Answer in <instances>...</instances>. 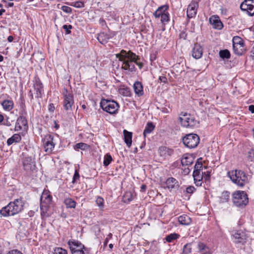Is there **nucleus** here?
Masks as SVG:
<instances>
[{
  "label": "nucleus",
  "mask_w": 254,
  "mask_h": 254,
  "mask_svg": "<svg viewBox=\"0 0 254 254\" xmlns=\"http://www.w3.org/2000/svg\"><path fill=\"white\" fill-rule=\"evenodd\" d=\"M117 58L122 62V68L124 70H128L130 72H133L135 70V67L134 63L138 65L140 68L142 66V64L137 62L139 59L138 56L130 51L127 52L124 50L116 55Z\"/></svg>",
  "instance_id": "1"
},
{
  "label": "nucleus",
  "mask_w": 254,
  "mask_h": 254,
  "mask_svg": "<svg viewBox=\"0 0 254 254\" xmlns=\"http://www.w3.org/2000/svg\"><path fill=\"white\" fill-rule=\"evenodd\" d=\"M24 202L22 198L14 199L0 210V214L3 217L14 216L20 213L23 209Z\"/></svg>",
  "instance_id": "2"
},
{
  "label": "nucleus",
  "mask_w": 254,
  "mask_h": 254,
  "mask_svg": "<svg viewBox=\"0 0 254 254\" xmlns=\"http://www.w3.org/2000/svg\"><path fill=\"white\" fill-rule=\"evenodd\" d=\"M40 201L41 216L44 219L49 216L48 211L52 201V196L49 190L45 189L43 190Z\"/></svg>",
  "instance_id": "3"
},
{
  "label": "nucleus",
  "mask_w": 254,
  "mask_h": 254,
  "mask_svg": "<svg viewBox=\"0 0 254 254\" xmlns=\"http://www.w3.org/2000/svg\"><path fill=\"white\" fill-rule=\"evenodd\" d=\"M228 175L231 180L240 187H244L249 182L248 176L243 171L232 170L228 172Z\"/></svg>",
  "instance_id": "4"
},
{
  "label": "nucleus",
  "mask_w": 254,
  "mask_h": 254,
  "mask_svg": "<svg viewBox=\"0 0 254 254\" xmlns=\"http://www.w3.org/2000/svg\"><path fill=\"white\" fill-rule=\"evenodd\" d=\"M232 201L236 206H245L249 202L248 195L244 191H236L232 194Z\"/></svg>",
  "instance_id": "5"
},
{
  "label": "nucleus",
  "mask_w": 254,
  "mask_h": 254,
  "mask_svg": "<svg viewBox=\"0 0 254 254\" xmlns=\"http://www.w3.org/2000/svg\"><path fill=\"white\" fill-rule=\"evenodd\" d=\"M181 126L186 128H191L198 124L195 117L187 113H181L179 118Z\"/></svg>",
  "instance_id": "6"
},
{
  "label": "nucleus",
  "mask_w": 254,
  "mask_h": 254,
  "mask_svg": "<svg viewBox=\"0 0 254 254\" xmlns=\"http://www.w3.org/2000/svg\"><path fill=\"white\" fill-rule=\"evenodd\" d=\"M100 104L103 110L110 114H116L120 107L119 104L114 100L103 99Z\"/></svg>",
  "instance_id": "7"
},
{
  "label": "nucleus",
  "mask_w": 254,
  "mask_h": 254,
  "mask_svg": "<svg viewBox=\"0 0 254 254\" xmlns=\"http://www.w3.org/2000/svg\"><path fill=\"white\" fill-rule=\"evenodd\" d=\"M199 137L194 133L187 134L183 138V142L184 145L189 148H195L199 143Z\"/></svg>",
  "instance_id": "8"
},
{
  "label": "nucleus",
  "mask_w": 254,
  "mask_h": 254,
  "mask_svg": "<svg viewBox=\"0 0 254 254\" xmlns=\"http://www.w3.org/2000/svg\"><path fill=\"white\" fill-rule=\"evenodd\" d=\"M63 95L64 108L67 112H71L72 111V106L74 105L73 95L72 93L68 92L66 89H65Z\"/></svg>",
  "instance_id": "9"
},
{
  "label": "nucleus",
  "mask_w": 254,
  "mask_h": 254,
  "mask_svg": "<svg viewBox=\"0 0 254 254\" xmlns=\"http://www.w3.org/2000/svg\"><path fill=\"white\" fill-rule=\"evenodd\" d=\"M68 245L72 254H84V245L80 242L75 240H69Z\"/></svg>",
  "instance_id": "10"
},
{
  "label": "nucleus",
  "mask_w": 254,
  "mask_h": 254,
  "mask_svg": "<svg viewBox=\"0 0 254 254\" xmlns=\"http://www.w3.org/2000/svg\"><path fill=\"white\" fill-rule=\"evenodd\" d=\"M22 162L23 168L27 172L33 171L36 168L34 158L31 156H24Z\"/></svg>",
  "instance_id": "11"
},
{
  "label": "nucleus",
  "mask_w": 254,
  "mask_h": 254,
  "mask_svg": "<svg viewBox=\"0 0 254 254\" xmlns=\"http://www.w3.org/2000/svg\"><path fill=\"white\" fill-rule=\"evenodd\" d=\"M232 235L234 243L243 244L246 242L247 236L241 230H235L232 232Z\"/></svg>",
  "instance_id": "12"
},
{
  "label": "nucleus",
  "mask_w": 254,
  "mask_h": 254,
  "mask_svg": "<svg viewBox=\"0 0 254 254\" xmlns=\"http://www.w3.org/2000/svg\"><path fill=\"white\" fill-rule=\"evenodd\" d=\"M242 11H246L251 16L254 15V0H245L240 5Z\"/></svg>",
  "instance_id": "13"
},
{
  "label": "nucleus",
  "mask_w": 254,
  "mask_h": 254,
  "mask_svg": "<svg viewBox=\"0 0 254 254\" xmlns=\"http://www.w3.org/2000/svg\"><path fill=\"white\" fill-rule=\"evenodd\" d=\"M55 144L53 141V138L51 135L46 136L43 140V146L44 151L47 154H51L55 147Z\"/></svg>",
  "instance_id": "14"
},
{
  "label": "nucleus",
  "mask_w": 254,
  "mask_h": 254,
  "mask_svg": "<svg viewBox=\"0 0 254 254\" xmlns=\"http://www.w3.org/2000/svg\"><path fill=\"white\" fill-rule=\"evenodd\" d=\"M28 128L27 121L26 117L19 116L16 122L15 130H25Z\"/></svg>",
  "instance_id": "15"
},
{
  "label": "nucleus",
  "mask_w": 254,
  "mask_h": 254,
  "mask_svg": "<svg viewBox=\"0 0 254 254\" xmlns=\"http://www.w3.org/2000/svg\"><path fill=\"white\" fill-rule=\"evenodd\" d=\"M193 246L198 253L201 254H211L209 248L204 243L197 242L193 243Z\"/></svg>",
  "instance_id": "16"
},
{
  "label": "nucleus",
  "mask_w": 254,
  "mask_h": 254,
  "mask_svg": "<svg viewBox=\"0 0 254 254\" xmlns=\"http://www.w3.org/2000/svg\"><path fill=\"white\" fill-rule=\"evenodd\" d=\"M198 5V3L195 1H192L188 5L187 11L188 18H191L195 16L197 13Z\"/></svg>",
  "instance_id": "17"
},
{
  "label": "nucleus",
  "mask_w": 254,
  "mask_h": 254,
  "mask_svg": "<svg viewBox=\"0 0 254 254\" xmlns=\"http://www.w3.org/2000/svg\"><path fill=\"white\" fill-rule=\"evenodd\" d=\"M209 22L214 29L221 30L223 27L222 22L217 15H212L209 18Z\"/></svg>",
  "instance_id": "18"
},
{
  "label": "nucleus",
  "mask_w": 254,
  "mask_h": 254,
  "mask_svg": "<svg viewBox=\"0 0 254 254\" xmlns=\"http://www.w3.org/2000/svg\"><path fill=\"white\" fill-rule=\"evenodd\" d=\"M34 88L36 91L35 97L37 98H42L44 93L43 86L39 79L35 80Z\"/></svg>",
  "instance_id": "19"
},
{
  "label": "nucleus",
  "mask_w": 254,
  "mask_h": 254,
  "mask_svg": "<svg viewBox=\"0 0 254 254\" xmlns=\"http://www.w3.org/2000/svg\"><path fill=\"white\" fill-rule=\"evenodd\" d=\"M193 177L195 185L196 186H201L203 179V171L198 172L196 170L193 171Z\"/></svg>",
  "instance_id": "20"
},
{
  "label": "nucleus",
  "mask_w": 254,
  "mask_h": 254,
  "mask_svg": "<svg viewBox=\"0 0 254 254\" xmlns=\"http://www.w3.org/2000/svg\"><path fill=\"white\" fill-rule=\"evenodd\" d=\"M192 56L195 59H199L202 56V48L198 44H195L192 50Z\"/></svg>",
  "instance_id": "21"
},
{
  "label": "nucleus",
  "mask_w": 254,
  "mask_h": 254,
  "mask_svg": "<svg viewBox=\"0 0 254 254\" xmlns=\"http://www.w3.org/2000/svg\"><path fill=\"white\" fill-rule=\"evenodd\" d=\"M194 158L193 156L190 154H184L181 160V163L183 165L188 166L192 164Z\"/></svg>",
  "instance_id": "22"
},
{
  "label": "nucleus",
  "mask_w": 254,
  "mask_h": 254,
  "mask_svg": "<svg viewBox=\"0 0 254 254\" xmlns=\"http://www.w3.org/2000/svg\"><path fill=\"white\" fill-rule=\"evenodd\" d=\"M169 6L167 5H163L159 7L157 10L153 13L155 18L161 17L166 10H168Z\"/></svg>",
  "instance_id": "23"
},
{
  "label": "nucleus",
  "mask_w": 254,
  "mask_h": 254,
  "mask_svg": "<svg viewBox=\"0 0 254 254\" xmlns=\"http://www.w3.org/2000/svg\"><path fill=\"white\" fill-rule=\"evenodd\" d=\"M166 184L169 189H175L179 186L178 181L174 178H168L166 180Z\"/></svg>",
  "instance_id": "24"
},
{
  "label": "nucleus",
  "mask_w": 254,
  "mask_h": 254,
  "mask_svg": "<svg viewBox=\"0 0 254 254\" xmlns=\"http://www.w3.org/2000/svg\"><path fill=\"white\" fill-rule=\"evenodd\" d=\"M133 89L135 93L138 96H140L143 94V86L141 82L136 81L133 84Z\"/></svg>",
  "instance_id": "25"
},
{
  "label": "nucleus",
  "mask_w": 254,
  "mask_h": 254,
  "mask_svg": "<svg viewBox=\"0 0 254 254\" xmlns=\"http://www.w3.org/2000/svg\"><path fill=\"white\" fill-rule=\"evenodd\" d=\"M1 104L4 110L6 111L11 110L14 106L13 102L11 100H4Z\"/></svg>",
  "instance_id": "26"
},
{
  "label": "nucleus",
  "mask_w": 254,
  "mask_h": 254,
  "mask_svg": "<svg viewBox=\"0 0 254 254\" xmlns=\"http://www.w3.org/2000/svg\"><path fill=\"white\" fill-rule=\"evenodd\" d=\"M124 140L127 145L129 147L132 143V132L124 130Z\"/></svg>",
  "instance_id": "27"
},
{
  "label": "nucleus",
  "mask_w": 254,
  "mask_h": 254,
  "mask_svg": "<svg viewBox=\"0 0 254 254\" xmlns=\"http://www.w3.org/2000/svg\"><path fill=\"white\" fill-rule=\"evenodd\" d=\"M112 38V36L104 32L101 33L97 37L98 40L102 44H105L108 40Z\"/></svg>",
  "instance_id": "28"
},
{
  "label": "nucleus",
  "mask_w": 254,
  "mask_h": 254,
  "mask_svg": "<svg viewBox=\"0 0 254 254\" xmlns=\"http://www.w3.org/2000/svg\"><path fill=\"white\" fill-rule=\"evenodd\" d=\"M178 221L182 225H188L190 224L191 220L190 218L187 215H183L178 217Z\"/></svg>",
  "instance_id": "29"
},
{
  "label": "nucleus",
  "mask_w": 254,
  "mask_h": 254,
  "mask_svg": "<svg viewBox=\"0 0 254 254\" xmlns=\"http://www.w3.org/2000/svg\"><path fill=\"white\" fill-rule=\"evenodd\" d=\"M21 140V137L19 134H14L7 140L8 145H10L13 143H18Z\"/></svg>",
  "instance_id": "30"
},
{
  "label": "nucleus",
  "mask_w": 254,
  "mask_h": 254,
  "mask_svg": "<svg viewBox=\"0 0 254 254\" xmlns=\"http://www.w3.org/2000/svg\"><path fill=\"white\" fill-rule=\"evenodd\" d=\"M154 128L155 126L152 123H147L143 131L144 137H145L147 134L150 133L154 129Z\"/></svg>",
  "instance_id": "31"
},
{
  "label": "nucleus",
  "mask_w": 254,
  "mask_h": 254,
  "mask_svg": "<svg viewBox=\"0 0 254 254\" xmlns=\"http://www.w3.org/2000/svg\"><path fill=\"white\" fill-rule=\"evenodd\" d=\"M234 53L238 55H242L245 51V44L233 46Z\"/></svg>",
  "instance_id": "32"
},
{
  "label": "nucleus",
  "mask_w": 254,
  "mask_h": 254,
  "mask_svg": "<svg viewBox=\"0 0 254 254\" xmlns=\"http://www.w3.org/2000/svg\"><path fill=\"white\" fill-rule=\"evenodd\" d=\"M64 203L66 208H74L76 206V202L71 198H66L64 200Z\"/></svg>",
  "instance_id": "33"
},
{
  "label": "nucleus",
  "mask_w": 254,
  "mask_h": 254,
  "mask_svg": "<svg viewBox=\"0 0 254 254\" xmlns=\"http://www.w3.org/2000/svg\"><path fill=\"white\" fill-rule=\"evenodd\" d=\"M230 199V192L227 191H223L219 196V201L221 203H225Z\"/></svg>",
  "instance_id": "34"
},
{
  "label": "nucleus",
  "mask_w": 254,
  "mask_h": 254,
  "mask_svg": "<svg viewBox=\"0 0 254 254\" xmlns=\"http://www.w3.org/2000/svg\"><path fill=\"white\" fill-rule=\"evenodd\" d=\"M19 116L26 117L27 115V113L26 110V106L24 102L22 101L19 107Z\"/></svg>",
  "instance_id": "35"
},
{
  "label": "nucleus",
  "mask_w": 254,
  "mask_h": 254,
  "mask_svg": "<svg viewBox=\"0 0 254 254\" xmlns=\"http://www.w3.org/2000/svg\"><path fill=\"white\" fill-rule=\"evenodd\" d=\"M119 93L126 97H128L131 95V92L129 88L127 87H124L121 88L119 89Z\"/></svg>",
  "instance_id": "36"
},
{
  "label": "nucleus",
  "mask_w": 254,
  "mask_h": 254,
  "mask_svg": "<svg viewBox=\"0 0 254 254\" xmlns=\"http://www.w3.org/2000/svg\"><path fill=\"white\" fill-rule=\"evenodd\" d=\"M202 158H199L195 164V166L194 167V171L196 170L198 172H201L203 171V168H202Z\"/></svg>",
  "instance_id": "37"
},
{
  "label": "nucleus",
  "mask_w": 254,
  "mask_h": 254,
  "mask_svg": "<svg viewBox=\"0 0 254 254\" xmlns=\"http://www.w3.org/2000/svg\"><path fill=\"white\" fill-rule=\"evenodd\" d=\"M96 203L99 207L100 210L103 211L104 207V200L100 196H98L96 199Z\"/></svg>",
  "instance_id": "38"
},
{
  "label": "nucleus",
  "mask_w": 254,
  "mask_h": 254,
  "mask_svg": "<svg viewBox=\"0 0 254 254\" xmlns=\"http://www.w3.org/2000/svg\"><path fill=\"white\" fill-rule=\"evenodd\" d=\"M112 157L109 153L106 154L104 157L103 165L104 166H108L112 161Z\"/></svg>",
  "instance_id": "39"
},
{
  "label": "nucleus",
  "mask_w": 254,
  "mask_h": 254,
  "mask_svg": "<svg viewBox=\"0 0 254 254\" xmlns=\"http://www.w3.org/2000/svg\"><path fill=\"white\" fill-rule=\"evenodd\" d=\"M233 46H237L238 45H244V40L239 36H234L232 39Z\"/></svg>",
  "instance_id": "40"
},
{
  "label": "nucleus",
  "mask_w": 254,
  "mask_h": 254,
  "mask_svg": "<svg viewBox=\"0 0 254 254\" xmlns=\"http://www.w3.org/2000/svg\"><path fill=\"white\" fill-rule=\"evenodd\" d=\"M193 244L188 243L185 245L183 248L182 254H189L191 252V245Z\"/></svg>",
  "instance_id": "41"
},
{
  "label": "nucleus",
  "mask_w": 254,
  "mask_h": 254,
  "mask_svg": "<svg viewBox=\"0 0 254 254\" xmlns=\"http://www.w3.org/2000/svg\"><path fill=\"white\" fill-rule=\"evenodd\" d=\"M219 56L222 59H229L230 57V53L228 50H221L219 52Z\"/></svg>",
  "instance_id": "42"
},
{
  "label": "nucleus",
  "mask_w": 254,
  "mask_h": 254,
  "mask_svg": "<svg viewBox=\"0 0 254 254\" xmlns=\"http://www.w3.org/2000/svg\"><path fill=\"white\" fill-rule=\"evenodd\" d=\"M89 146L84 143L80 142L75 144L74 149H81V150H86L88 148Z\"/></svg>",
  "instance_id": "43"
},
{
  "label": "nucleus",
  "mask_w": 254,
  "mask_h": 254,
  "mask_svg": "<svg viewBox=\"0 0 254 254\" xmlns=\"http://www.w3.org/2000/svg\"><path fill=\"white\" fill-rule=\"evenodd\" d=\"M179 235L177 234H171L169 235L166 237V240L168 242H171L174 240H176L179 238Z\"/></svg>",
  "instance_id": "44"
},
{
  "label": "nucleus",
  "mask_w": 254,
  "mask_h": 254,
  "mask_svg": "<svg viewBox=\"0 0 254 254\" xmlns=\"http://www.w3.org/2000/svg\"><path fill=\"white\" fill-rule=\"evenodd\" d=\"M169 20V13L168 10H166L165 12L161 16V21L162 23H165L168 22Z\"/></svg>",
  "instance_id": "45"
},
{
  "label": "nucleus",
  "mask_w": 254,
  "mask_h": 254,
  "mask_svg": "<svg viewBox=\"0 0 254 254\" xmlns=\"http://www.w3.org/2000/svg\"><path fill=\"white\" fill-rule=\"evenodd\" d=\"M55 254H67L66 250L62 248H57L55 250Z\"/></svg>",
  "instance_id": "46"
},
{
  "label": "nucleus",
  "mask_w": 254,
  "mask_h": 254,
  "mask_svg": "<svg viewBox=\"0 0 254 254\" xmlns=\"http://www.w3.org/2000/svg\"><path fill=\"white\" fill-rule=\"evenodd\" d=\"M79 177H80V176L79 174V172L77 170H76L75 171V172H74V175H73V177L72 178V183L73 184L77 182V181L79 179Z\"/></svg>",
  "instance_id": "47"
},
{
  "label": "nucleus",
  "mask_w": 254,
  "mask_h": 254,
  "mask_svg": "<svg viewBox=\"0 0 254 254\" xmlns=\"http://www.w3.org/2000/svg\"><path fill=\"white\" fill-rule=\"evenodd\" d=\"M61 9L66 13H70L72 11V9L70 7L65 5L62 6Z\"/></svg>",
  "instance_id": "48"
},
{
  "label": "nucleus",
  "mask_w": 254,
  "mask_h": 254,
  "mask_svg": "<svg viewBox=\"0 0 254 254\" xmlns=\"http://www.w3.org/2000/svg\"><path fill=\"white\" fill-rule=\"evenodd\" d=\"M72 26L71 25H64L63 26V28L64 30H65L66 33L69 34L71 33L70 29L72 28Z\"/></svg>",
  "instance_id": "49"
},
{
  "label": "nucleus",
  "mask_w": 254,
  "mask_h": 254,
  "mask_svg": "<svg viewBox=\"0 0 254 254\" xmlns=\"http://www.w3.org/2000/svg\"><path fill=\"white\" fill-rule=\"evenodd\" d=\"M210 171H207L206 172H203V179L205 181H207L209 179L210 177Z\"/></svg>",
  "instance_id": "50"
},
{
  "label": "nucleus",
  "mask_w": 254,
  "mask_h": 254,
  "mask_svg": "<svg viewBox=\"0 0 254 254\" xmlns=\"http://www.w3.org/2000/svg\"><path fill=\"white\" fill-rule=\"evenodd\" d=\"M73 6L77 8H81L84 7V3L80 1H76L74 2Z\"/></svg>",
  "instance_id": "51"
},
{
  "label": "nucleus",
  "mask_w": 254,
  "mask_h": 254,
  "mask_svg": "<svg viewBox=\"0 0 254 254\" xmlns=\"http://www.w3.org/2000/svg\"><path fill=\"white\" fill-rule=\"evenodd\" d=\"M195 190V188L193 186H189L186 188V192L188 193H192Z\"/></svg>",
  "instance_id": "52"
},
{
  "label": "nucleus",
  "mask_w": 254,
  "mask_h": 254,
  "mask_svg": "<svg viewBox=\"0 0 254 254\" xmlns=\"http://www.w3.org/2000/svg\"><path fill=\"white\" fill-rule=\"evenodd\" d=\"M160 82L166 83L167 82V78L165 76H160L159 78Z\"/></svg>",
  "instance_id": "53"
},
{
  "label": "nucleus",
  "mask_w": 254,
  "mask_h": 254,
  "mask_svg": "<svg viewBox=\"0 0 254 254\" xmlns=\"http://www.w3.org/2000/svg\"><path fill=\"white\" fill-rule=\"evenodd\" d=\"M7 254H23L21 252L17 250H13L8 252Z\"/></svg>",
  "instance_id": "54"
},
{
  "label": "nucleus",
  "mask_w": 254,
  "mask_h": 254,
  "mask_svg": "<svg viewBox=\"0 0 254 254\" xmlns=\"http://www.w3.org/2000/svg\"><path fill=\"white\" fill-rule=\"evenodd\" d=\"M250 57L253 60H254V46L253 47L250 52Z\"/></svg>",
  "instance_id": "55"
},
{
  "label": "nucleus",
  "mask_w": 254,
  "mask_h": 254,
  "mask_svg": "<svg viewBox=\"0 0 254 254\" xmlns=\"http://www.w3.org/2000/svg\"><path fill=\"white\" fill-rule=\"evenodd\" d=\"M54 110H55V106H54V104H50L49 105V110L50 112H54Z\"/></svg>",
  "instance_id": "56"
},
{
  "label": "nucleus",
  "mask_w": 254,
  "mask_h": 254,
  "mask_svg": "<svg viewBox=\"0 0 254 254\" xmlns=\"http://www.w3.org/2000/svg\"><path fill=\"white\" fill-rule=\"evenodd\" d=\"M249 110L252 113H254V105H251L249 106Z\"/></svg>",
  "instance_id": "57"
},
{
  "label": "nucleus",
  "mask_w": 254,
  "mask_h": 254,
  "mask_svg": "<svg viewBox=\"0 0 254 254\" xmlns=\"http://www.w3.org/2000/svg\"><path fill=\"white\" fill-rule=\"evenodd\" d=\"M13 40V37L12 36H9L7 38V40L9 42H11Z\"/></svg>",
  "instance_id": "58"
},
{
  "label": "nucleus",
  "mask_w": 254,
  "mask_h": 254,
  "mask_svg": "<svg viewBox=\"0 0 254 254\" xmlns=\"http://www.w3.org/2000/svg\"><path fill=\"white\" fill-rule=\"evenodd\" d=\"M28 96L30 97L31 99H33V94L31 90L28 93Z\"/></svg>",
  "instance_id": "59"
},
{
  "label": "nucleus",
  "mask_w": 254,
  "mask_h": 254,
  "mask_svg": "<svg viewBox=\"0 0 254 254\" xmlns=\"http://www.w3.org/2000/svg\"><path fill=\"white\" fill-rule=\"evenodd\" d=\"M3 124L8 127H9L11 126L10 123L7 121H6V122H4Z\"/></svg>",
  "instance_id": "60"
},
{
  "label": "nucleus",
  "mask_w": 254,
  "mask_h": 254,
  "mask_svg": "<svg viewBox=\"0 0 254 254\" xmlns=\"http://www.w3.org/2000/svg\"><path fill=\"white\" fill-rule=\"evenodd\" d=\"M146 189V185H143L141 186V190H142V191H144Z\"/></svg>",
  "instance_id": "61"
},
{
  "label": "nucleus",
  "mask_w": 254,
  "mask_h": 254,
  "mask_svg": "<svg viewBox=\"0 0 254 254\" xmlns=\"http://www.w3.org/2000/svg\"><path fill=\"white\" fill-rule=\"evenodd\" d=\"M100 23L102 25H103L104 24H106V22L103 19H100Z\"/></svg>",
  "instance_id": "62"
},
{
  "label": "nucleus",
  "mask_w": 254,
  "mask_h": 254,
  "mask_svg": "<svg viewBox=\"0 0 254 254\" xmlns=\"http://www.w3.org/2000/svg\"><path fill=\"white\" fill-rule=\"evenodd\" d=\"M13 5H14V3H13V2H8V3H7V6H8V7H13Z\"/></svg>",
  "instance_id": "63"
},
{
  "label": "nucleus",
  "mask_w": 254,
  "mask_h": 254,
  "mask_svg": "<svg viewBox=\"0 0 254 254\" xmlns=\"http://www.w3.org/2000/svg\"><path fill=\"white\" fill-rule=\"evenodd\" d=\"M3 116L1 114H0V123H1L3 121Z\"/></svg>",
  "instance_id": "64"
}]
</instances>
